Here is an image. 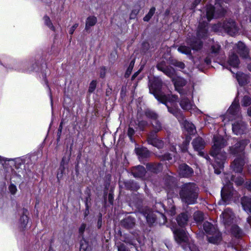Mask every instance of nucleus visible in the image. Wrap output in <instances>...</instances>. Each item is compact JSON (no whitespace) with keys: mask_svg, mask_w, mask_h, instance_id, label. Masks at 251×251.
I'll return each instance as SVG.
<instances>
[{"mask_svg":"<svg viewBox=\"0 0 251 251\" xmlns=\"http://www.w3.org/2000/svg\"><path fill=\"white\" fill-rule=\"evenodd\" d=\"M226 146V142L221 135H215L213 137V145L210 151V155L213 157L215 162L213 164L215 173H221L224 168V164L226 160V153L222 149Z\"/></svg>","mask_w":251,"mask_h":251,"instance_id":"obj_1","label":"nucleus"},{"mask_svg":"<svg viewBox=\"0 0 251 251\" xmlns=\"http://www.w3.org/2000/svg\"><path fill=\"white\" fill-rule=\"evenodd\" d=\"M4 168L5 178L6 180L15 178L14 181L20 179L24 175L25 167L21 158H7L0 156V166Z\"/></svg>","mask_w":251,"mask_h":251,"instance_id":"obj_2","label":"nucleus"},{"mask_svg":"<svg viewBox=\"0 0 251 251\" xmlns=\"http://www.w3.org/2000/svg\"><path fill=\"white\" fill-rule=\"evenodd\" d=\"M163 83L161 80L158 78V101L164 104L167 107L168 111L175 116L182 126H189V123L184 120V117L181 114L180 110L174 106L173 101L176 98V96H171L169 95L165 94L160 91Z\"/></svg>","mask_w":251,"mask_h":251,"instance_id":"obj_3","label":"nucleus"},{"mask_svg":"<svg viewBox=\"0 0 251 251\" xmlns=\"http://www.w3.org/2000/svg\"><path fill=\"white\" fill-rule=\"evenodd\" d=\"M246 145L247 142L246 141H241L236 144L234 149L230 148L231 153L237 154L239 156V157L236 158L231 164V167L235 172L240 173L242 171V167L245 163L242 155Z\"/></svg>","mask_w":251,"mask_h":251,"instance_id":"obj_4","label":"nucleus"},{"mask_svg":"<svg viewBox=\"0 0 251 251\" xmlns=\"http://www.w3.org/2000/svg\"><path fill=\"white\" fill-rule=\"evenodd\" d=\"M182 201L188 204L195 203L197 196V187L194 183H189L183 185L180 192Z\"/></svg>","mask_w":251,"mask_h":251,"instance_id":"obj_5","label":"nucleus"},{"mask_svg":"<svg viewBox=\"0 0 251 251\" xmlns=\"http://www.w3.org/2000/svg\"><path fill=\"white\" fill-rule=\"evenodd\" d=\"M226 12V10L218 1L215 2L214 6L212 4L206 6V16L208 21L213 18L223 17L225 15Z\"/></svg>","mask_w":251,"mask_h":251,"instance_id":"obj_6","label":"nucleus"},{"mask_svg":"<svg viewBox=\"0 0 251 251\" xmlns=\"http://www.w3.org/2000/svg\"><path fill=\"white\" fill-rule=\"evenodd\" d=\"M224 184V186L221 190L222 200L219 202L220 204H227L232 201H235L233 199V196L236 195V193L233 190L230 181L228 180V181H226L225 180Z\"/></svg>","mask_w":251,"mask_h":251,"instance_id":"obj_7","label":"nucleus"},{"mask_svg":"<svg viewBox=\"0 0 251 251\" xmlns=\"http://www.w3.org/2000/svg\"><path fill=\"white\" fill-rule=\"evenodd\" d=\"M203 229L207 234V239L209 242L218 244L222 240L221 234L212 225L208 222L204 223Z\"/></svg>","mask_w":251,"mask_h":251,"instance_id":"obj_8","label":"nucleus"},{"mask_svg":"<svg viewBox=\"0 0 251 251\" xmlns=\"http://www.w3.org/2000/svg\"><path fill=\"white\" fill-rule=\"evenodd\" d=\"M183 130L186 136V139L179 148L182 151L184 152L187 150V147L191 140V137L189 136L195 134L196 133V129L195 126H183Z\"/></svg>","mask_w":251,"mask_h":251,"instance_id":"obj_9","label":"nucleus"},{"mask_svg":"<svg viewBox=\"0 0 251 251\" xmlns=\"http://www.w3.org/2000/svg\"><path fill=\"white\" fill-rule=\"evenodd\" d=\"M176 241L180 244H187L189 239L187 233L183 229H176L174 231Z\"/></svg>","mask_w":251,"mask_h":251,"instance_id":"obj_10","label":"nucleus"},{"mask_svg":"<svg viewBox=\"0 0 251 251\" xmlns=\"http://www.w3.org/2000/svg\"><path fill=\"white\" fill-rule=\"evenodd\" d=\"M223 26L227 33L231 36H233L238 32V27L236 23L233 20H229L225 21Z\"/></svg>","mask_w":251,"mask_h":251,"instance_id":"obj_11","label":"nucleus"},{"mask_svg":"<svg viewBox=\"0 0 251 251\" xmlns=\"http://www.w3.org/2000/svg\"><path fill=\"white\" fill-rule=\"evenodd\" d=\"M234 217L232 212L229 209H226L220 216L223 223L227 228L233 223Z\"/></svg>","mask_w":251,"mask_h":251,"instance_id":"obj_12","label":"nucleus"},{"mask_svg":"<svg viewBox=\"0 0 251 251\" xmlns=\"http://www.w3.org/2000/svg\"><path fill=\"white\" fill-rule=\"evenodd\" d=\"M186 43L192 50L196 51L200 50L203 46V43L201 39L196 37L187 38Z\"/></svg>","mask_w":251,"mask_h":251,"instance_id":"obj_13","label":"nucleus"},{"mask_svg":"<svg viewBox=\"0 0 251 251\" xmlns=\"http://www.w3.org/2000/svg\"><path fill=\"white\" fill-rule=\"evenodd\" d=\"M164 63H165V62H162L158 64V70L162 72L169 77L172 78L175 75V70L173 67L166 66Z\"/></svg>","mask_w":251,"mask_h":251,"instance_id":"obj_14","label":"nucleus"},{"mask_svg":"<svg viewBox=\"0 0 251 251\" xmlns=\"http://www.w3.org/2000/svg\"><path fill=\"white\" fill-rule=\"evenodd\" d=\"M193 171L192 169L185 164L180 165L179 167V174L182 177H187L192 175Z\"/></svg>","mask_w":251,"mask_h":251,"instance_id":"obj_15","label":"nucleus"},{"mask_svg":"<svg viewBox=\"0 0 251 251\" xmlns=\"http://www.w3.org/2000/svg\"><path fill=\"white\" fill-rule=\"evenodd\" d=\"M237 52L243 58H247L249 50L245 45L242 42H239L236 45Z\"/></svg>","mask_w":251,"mask_h":251,"instance_id":"obj_16","label":"nucleus"},{"mask_svg":"<svg viewBox=\"0 0 251 251\" xmlns=\"http://www.w3.org/2000/svg\"><path fill=\"white\" fill-rule=\"evenodd\" d=\"M194 149L199 152L200 155H203V153L200 151L203 149L205 146V142L201 137H198L195 139L192 143Z\"/></svg>","mask_w":251,"mask_h":251,"instance_id":"obj_17","label":"nucleus"},{"mask_svg":"<svg viewBox=\"0 0 251 251\" xmlns=\"http://www.w3.org/2000/svg\"><path fill=\"white\" fill-rule=\"evenodd\" d=\"M131 172L135 177L142 178L145 176L146 171L143 166L139 165L134 167Z\"/></svg>","mask_w":251,"mask_h":251,"instance_id":"obj_18","label":"nucleus"},{"mask_svg":"<svg viewBox=\"0 0 251 251\" xmlns=\"http://www.w3.org/2000/svg\"><path fill=\"white\" fill-rule=\"evenodd\" d=\"M135 151L138 156L140 160L148 157L150 155V152L146 148H136Z\"/></svg>","mask_w":251,"mask_h":251,"instance_id":"obj_19","label":"nucleus"},{"mask_svg":"<svg viewBox=\"0 0 251 251\" xmlns=\"http://www.w3.org/2000/svg\"><path fill=\"white\" fill-rule=\"evenodd\" d=\"M241 204L245 211L248 213L251 212V198L244 197L241 199Z\"/></svg>","mask_w":251,"mask_h":251,"instance_id":"obj_20","label":"nucleus"},{"mask_svg":"<svg viewBox=\"0 0 251 251\" xmlns=\"http://www.w3.org/2000/svg\"><path fill=\"white\" fill-rule=\"evenodd\" d=\"M28 211L27 209L23 208L22 210V215L20 219V224L21 227L24 229L26 227V226L28 223L27 214Z\"/></svg>","mask_w":251,"mask_h":251,"instance_id":"obj_21","label":"nucleus"},{"mask_svg":"<svg viewBox=\"0 0 251 251\" xmlns=\"http://www.w3.org/2000/svg\"><path fill=\"white\" fill-rule=\"evenodd\" d=\"M240 106L238 102L233 101L227 110V112L233 116L239 115Z\"/></svg>","mask_w":251,"mask_h":251,"instance_id":"obj_22","label":"nucleus"},{"mask_svg":"<svg viewBox=\"0 0 251 251\" xmlns=\"http://www.w3.org/2000/svg\"><path fill=\"white\" fill-rule=\"evenodd\" d=\"M181 108L185 110H189L192 108V104L189 100L186 97H182L179 102Z\"/></svg>","mask_w":251,"mask_h":251,"instance_id":"obj_23","label":"nucleus"},{"mask_svg":"<svg viewBox=\"0 0 251 251\" xmlns=\"http://www.w3.org/2000/svg\"><path fill=\"white\" fill-rule=\"evenodd\" d=\"M228 64L234 68H237L239 64V59L238 56L234 52L229 55L228 61Z\"/></svg>","mask_w":251,"mask_h":251,"instance_id":"obj_24","label":"nucleus"},{"mask_svg":"<svg viewBox=\"0 0 251 251\" xmlns=\"http://www.w3.org/2000/svg\"><path fill=\"white\" fill-rule=\"evenodd\" d=\"M149 87L150 93L157 99V80L155 78L149 80Z\"/></svg>","mask_w":251,"mask_h":251,"instance_id":"obj_25","label":"nucleus"},{"mask_svg":"<svg viewBox=\"0 0 251 251\" xmlns=\"http://www.w3.org/2000/svg\"><path fill=\"white\" fill-rule=\"evenodd\" d=\"M147 141L149 144L153 147H157V132L156 131L151 132L148 135Z\"/></svg>","mask_w":251,"mask_h":251,"instance_id":"obj_26","label":"nucleus"},{"mask_svg":"<svg viewBox=\"0 0 251 251\" xmlns=\"http://www.w3.org/2000/svg\"><path fill=\"white\" fill-rule=\"evenodd\" d=\"M188 216L186 213H181L176 218V221L180 226L183 227L187 225Z\"/></svg>","mask_w":251,"mask_h":251,"instance_id":"obj_27","label":"nucleus"},{"mask_svg":"<svg viewBox=\"0 0 251 251\" xmlns=\"http://www.w3.org/2000/svg\"><path fill=\"white\" fill-rule=\"evenodd\" d=\"M135 219L131 216H128L122 222V225L125 227L129 228L133 227L135 224Z\"/></svg>","mask_w":251,"mask_h":251,"instance_id":"obj_28","label":"nucleus"},{"mask_svg":"<svg viewBox=\"0 0 251 251\" xmlns=\"http://www.w3.org/2000/svg\"><path fill=\"white\" fill-rule=\"evenodd\" d=\"M97 22V19L95 16H89L86 20L85 30L88 31L90 27L94 26Z\"/></svg>","mask_w":251,"mask_h":251,"instance_id":"obj_29","label":"nucleus"},{"mask_svg":"<svg viewBox=\"0 0 251 251\" xmlns=\"http://www.w3.org/2000/svg\"><path fill=\"white\" fill-rule=\"evenodd\" d=\"M174 80V85L176 88L179 87H182L184 86L186 83L187 81L183 78L178 77Z\"/></svg>","mask_w":251,"mask_h":251,"instance_id":"obj_30","label":"nucleus"},{"mask_svg":"<svg viewBox=\"0 0 251 251\" xmlns=\"http://www.w3.org/2000/svg\"><path fill=\"white\" fill-rule=\"evenodd\" d=\"M237 79L241 85H244L247 83V75L243 73H237Z\"/></svg>","mask_w":251,"mask_h":251,"instance_id":"obj_31","label":"nucleus"},{"mask_svg":"<svg viewBox=\"0 0 251 251\" xmlns=\"http://www.w3.org/2000/svg\"><path fill=\"white\" fill-rule=\"evenodd\" d=\"M207 32V30L206 28H205V25L203 26V27H202V24L200 23L197 32L198 36L199 37L203 38L206 36Z\"/></svg>","mask_w":251,"mask_h":251,"instance_id":"obj_32","label":"nucleus"},{"mask_svg":"<svg viewBox=\"0 0 251 251\" xmlns=\"http://www.w3.org/2000/svg\"><path fill=\"white\" fill-rule=\"evenodd\" d=\"M204 219V215L201 211H197L194 214V219L197 223H201Z\"/></svg>","mask_w":251,"mask_h":251,"instance_id":"obj_33","label":"nucleus"},{"mask_svg":"<svg viewBox=\"0 0 251 251\" xmlns=\"http://www.w3.org/2000/svg\"><path fill=\"white\" fill-rule=\"evenodd\" d=\"M149 211V212L145 211L144 213V216L149 223L152 224L155 221V218L153 216L152 212L150 210Z\"/></svg>","mask_w":251,"mask_h":251,"instance_id":"obj_34","label":"nucleus"},{"mask_svg":"<svg viewBox=\"0 0 251 251\" xmlns=\"http://www.w3.org/2000/svg\"><path fill=\"white\" fill-rule=\"evenodd\" d=\"M170 64L180 69H183L185 67L183 62L179 61L176 59L170 60Z\"/></svg>","mask_w":251,"mask_h":251,"instance_id":"obj_35","label":"nucleus"},{"mask_svg":"<svg viewBox=\"0 0 251 251\" xmlns=\"http://www.w3.org/2000/svg\"><path fill=\"white\" fill-rule=\"evenodd\" d=\"M178 50L182 53L189 55L192 56L190 47H186L185 46H181L178 47Z\"/></svg>","mask_w":251,"mask_h":251,"instance_id":"obj_36","label":"nucleus"},{"mask_svg":"<svg viewBox=\"0 0 251 251\" xmlns=\"http://www.w3.org/2000/svg\"><path fill=\"white\" fill-rule=\"evenodd\" d=\"M243 106H248L251 104V98L249 96H244L241 101Z\"/></svg>","mask_w":251,"mask_h":251,"instance_id":"obj_37","label":"nucleus"},{"mask_svg":"<svg viewBox=\"0 0 251 251\" xmlns=\"http://www.w3.org/2000/svg\"><path fill=\"white\" fill-rule=\"evenodd\" d=\"M90 248L89 246L88 242L84 240L80 241V251H90Z\"/></svg>","mask_w":251,"mask_h":251,"instance_id":"obj_38","label":"nucleus"},{"mask_svg":"<svg viewBox=\"0 0 251 251\" xmlns=\"http://www.w3.org/2000/svg\"><path fill=\"white\" fill-rule=\"evenodd\" d=\"M67 160L66 159L65 157H63L62 159L61 163H60V167H59V171L60 172V174H59L58 173L57 175V177L58 178V179H59V178L62 176V175L63 173V171L64 170V168H65L64 165H65V162L67 163Z\"/></svg>","mask_w":251,"mask_h":251,"instance_id":"obj_39","label":"nucleus"},{"mask_svg":"<svg viewBox=\"0 0 251 251\" xmlns=\"http://www.w3.org/2000/svg\"><path fill=\"white\" fill-rule=\"evenodd\" d=\"M44 20L46 25H47L52 31H55V27L53 25L50 17L47 15L45 16L44 17Z\"/></svg>","mask_w":251,"mask_h":251,"instance_id":"obj_40","label":"nucleus"},{"mask_svg":"<svg viewBox=\"0 0 251 251\" xmlns=\"http://www.w3.org/2000/svg\"><path fill=\"white\" fill-rule=\"evenodd\" d=\"M156 10L155 7H152L151 8V9L150 10L149 13L147 15H146L143 18V20L144 21L148 22L151 18L152 17V16L153 15V14L155 13V11Z\"/></svg>","mask_w":251,"mask_h":251,"instance_id":"obj_41","label":"nucleus"},{"mask_svg":"<svg viewBox=\"0 0 251 251\" xmlns=\"http://www.w3.org/2000/svg\"><path fill=\"white\" fill-rule=\"evenodd\" d=\"M231 232L236 237H239L241 231L239 227L236 225H233L231 228Z\"/></svg>","mask_w":251,"mask_h":251,"instance_id":"obj_42","label":"nucleus"},{"mask_svg":"<svg viewBox=\"0 0 251 251\" xmlns=\"http://www.w3.org/2000/svg\"><path fill=\"white\" fill-rule=\"evenodd\" d=\"M134 63H135L134 60H133L130 62V63L129 65V66L127 68L126 71L125 73V77H126L127 78L130 75V74L132 72V69L133 68L134 65Z\"/></svg>","mask_w":251,"mask_h":251,"instance_id":"obj_43","label":"nucleus"},{"mask_svg":"<svg viewBox=\"0 0 251 251\" xmlns=\"http://www.w3.org/2000/svg\"><path fill=\"white\" fill-rule=\"evenodd\" d=\"M221 49V46L218 43H214L211 47V52L217 54Z\"/></svg>","mask_w":251,"mask_h":251,"instance_id":"obj_44","label":"nucleus"},{"mask_svg":"<svg viewBox=\"0 0 251 251\" xmlns=\"http://www.w3.org/2000/svg\"><path fill=\"white\" fill-rule=\"evenodd\" d=\"M126 186L131 190L137 189L139 188L137 184L135 183L133 181H129L128 182L126 183Z\"/></svg>","mask_w":251,"mask_h":251,"instance_id":"obj_45","label":"nucleus"},{"mask_svg":"<svg viewBox=\"0 0 251 251\" xmlns=\"http://www.w3.org/2000/svg\"><path fill=\"white\" fill-rule=\"evenodd\" d=\"M146 116L151 119H155L157 117L156 114L151 110H147L145 111Z\"/></svg>","mask_w":251,"mask_h":251,"instance_id":"obj_46","label":"nucleus"},{"mask_svg":"<svg viewBox=\"0 0 251 251\" xmlns=\"http://www.w3.org/2000/svg\"><path fill=\"white\" fill-rule=\"evenodd\" d=\"M97 86V81L96 80H92L90 83L88 92L90 93H93L95 90Z\"/></svg>","mask_w":251,"mask_h":251,"instance_id":"obj_47","label":"nucleus"},{"mask_svg":"<svg viewBox=\"0 0 251 251\" xmlns=\"http://www.w3.org/2000/svg\"><path fill=\"white\" fill-rule=\"evenodd\" d=\"M243 126H232V130L233 132L237 135L243 133V131L241 128Z\"/></svg>","mask_w":251,"mask_h":251,"instance_id":"obj_48","label":"nucleus"},{"mask_svg":"<svg viewBox=\"0 0 251 251\" xmlns=\"http://www.w3.org/2000/svg\"><path fill=\"white\" fill-rule=\"evenodd\" d=\"M147 169L148 171L151 172L156 173L157 172V166L155 164L149 163L147 165Z\"/></svg>","mask_w":251,"mask_h":251,"instance_id":"obj_49","label":"nucleus"},{"mask_svg":"<svg viewBox=\"0 0 251 251\" xmlns=\"http://www.w3.org/2000/svg\"><path fill=\"white\" fill-rule=\"evenodd\" d=\"M231 180L232 181H234L235 183L237 185H241L243 183V181H244L243 178L242 177H237L236 178H235L233 176H231Z\"/></svg>","mask_w":251,"mask_h":251,"instance_id":"obj_50","label":"nucleus"},{"mask_svg":"<svg viewBox=\"0 0 251 251\" xmlns=\"http://www.w3.org/2000/svg\"><path fill=\"white\" fill-rule=\"evenodd\" d=\"M8 189L10 193L12 195H15L17 191V187L14 184H10L8 187Z\"/></svg>","mask_w":251,"mask_h":251,"instance_id":"obj_51","label":"nucleus"},{"mask_svg":"<svg viewBox=\"0 0 251 251\" xmlns=\"http://www.w3.org/2000/svg\"><path fill=\"white\" fill-rule=\"evenodd\" d=\"M117 247L118 251H129L126 245L123 243L117 244Z\"/></svg>","mask_w":251,"mask_h":251,"instance_id":"obj_52","label":"nucleus"},{"mask_svg":"<svg viewBox=\"0 0 251 251\" xmlns=\"http://www.w3.org/2000/svg\"><path fill=\"white\" fill-rule=\"evenodd\" d=\"M172 156L173 155L170 153H166L161 157V159L163 160L170 161L173 159Z\"/></svg>","mask_w":251,"mask_h":251,"instance_id":"obj_53","label":"nucleus"},{"mask_svg":"<svg viewBox=\"0 0 251 251\" xmlns=\"http://www.w3.org/2000/svg\"><path fill=\"white\" fill-rule=\"evenodd\" d=\"M86 227V225L85 224H82L80 227L79 228V233L80 235L82 236L83 233L85 229V228Z\"/></svg>","mask_w":251,"mask_h":251,"instance_id":"obj_54","label":"nucleus"},{"mask_svg":"<svg viewBox=\"0 0 251 251\" xmlns=\"http://www.w3.org/2000/svg\"><path fill=\"white\" fill-rule=\"evenodd\" d=\"M78 24H75L73 26H72L69 30V34L72 35L74 33L75 29L78 27Z\"/></svg>","mask_w":251,"mask_h":251,"instance_id":"obj_55","label":"nucleus"},{"mask_svg":"<svg viewBox=\"0 0 251 251\" xmlns=\"http://www.w3.org/2000/svg\"><path fill=\"white\" fill-rule=\"evenodd\" d=\"M134 130L132 127L129 126L128 129L127 134L128 136L130 137V140H131V137L134 134Z\"/></svg>","mask_w":251,"mask_h":251,"instance_id":"obj_56","label":"nucleus"},{"mask_svg":"<svg viewBox=\"0 0 251 251\" xmlns=\"http://www.w3.org/2000/svg\"><path fill=\"white\" fill-rule=\"evenodd\" d=\"M114 201V195L112 192H110L108 194V201L111 204H113Z\"/></svg>","mask_w":251,"mask_h":251,"instance_id":"obj_57","label":"nucleus"},{"mask_svg":"<svg viewBox=\"0 0 251 251\" xmlns=\"http://www.w3.org/2000/svg\"><path fill=\"white\" fill-rule=\"evenodd\" d=\"M200 2L201 1L199 0H195V1L191 4V9H195Z\"/></svg>","mask_w":251,"mask_h":251,"instance_id":"obj_58","label":"nucleus"},{"mask_svg":"<svg viewBox=\"0 0 251 251\" xmlns=\"http://www.w3.org/2000/svg\"><path fill=\"white\" fill-rule=\"evenodd\" d=\"M149 44L148 42H144L142 43L143 50L145 51L149 49Z\"/></svg>","mask_w":251,"mask_h":251,"instance_id":"obj_59","label":"nucleus"},{"mask_svg":"<svg viewBox=\"0 0 251 251\" xmlns=\"http://www.w3.org/2000/svg\"><path fill=\"white\" fill-rule=\"evenodd\" d=\"M160 216H159V219H162V222H161L160 221V224H163L165 223L166 221V217L162 213H160Z\"/></svg>","mask_w":251,"mask_h":251,"instance_id":"obj_60","label":"nucleus"},{"mask_svg":"<svg viewBox=\"0 0 251 251\" xmlns=\"http://www.w3.org/2000/svg\"><path fill=\"white\" fill-rule=\"evenodd\" d=\"M101 72L100 74V76L102 78L104 77L105 76V68L104 67H102L100 68Z\"/></svg>","mask_w":251,"mask_h":251,"instance_id":"obj_61","label":"nucleus"},{"mask_svg":"<svg viewBox=\"0 0 251 251\" xmlns=\"http://www.w3.org/2000/svg\"><path fill=\"white\" fill-rule=\"evenodd\" d=\"M102 223V214L100 213V217L98 221V226L99 228H100Z\"/></svg>","mask_w":251,"mask_h":251,"instance_id":"obj_62","label":"nucleus"},{"mask_svg":"<svg viewBox=\"0 0 251 251\" xmlns=\"http://www.w3.org/2000/svg\"><path fill=\"white\" fill-rule=\"evenodd\" d=\"M176 90L179 92V93L182 96V97H184L183 96L185 93H184V90L181 89V87H179L177 88H176Z\"/></svg>","mask_w":251,"mask_h":251,"instance_id":"obj_63","label":"nucleus"},{"mask_svg":"<svg viewBox=\"0 0 251 251\" xmlns=\"http://www.w3.org/2000/svg\"><path fill=\"white\" fill-rule=\"evenodd\" d=\"M204 62L207 64V65H209L211 62V59L210 58V57L209 56H207L206 57L205 59H204Z\"/></svg>","mask_w":251,"mask_h":251,"instance_id":"obj_64","label":"nucleus"}]
</instances>
